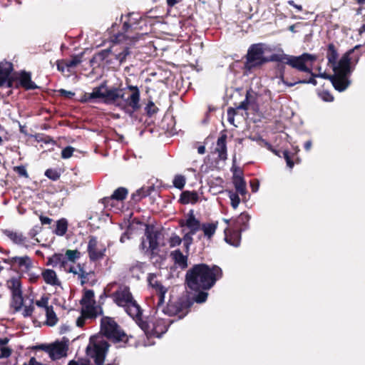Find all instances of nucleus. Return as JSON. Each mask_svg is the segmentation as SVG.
<instances>
[{"label":"nucleus","mask_w":365,"mask_h":365,"mask_svg":"<svg viewBox=\"0 0 365 365\" xmlns=\"http://www.w3.org/2000/svg\"><path fill=\"white\" fill-rule=\"evenodd\" d=\"M96 98H101L103 103L118 107L130 115L140 108V93L138 88L134 86H128L126 88H108L102 84L95 87L91 93H85L82 101L91 102Z\"/></svg>","instance_id":"f257e3e1"},{"label":"nucleus","mask_w":365,"mask_h":365,"mask_svg":"<svg viewBox=\"0 0 365 365\" xmlns=\"http://www.w3.org/2000/svg\"><path fill=\"white\" fill-rule=\"evenodd\" d=\"M101 332L103 335L93 336L90 338L86 348L87 355L94 360L96 365H103L108 349V344L104 336L114 341H123L126 335L120 329L113 319L105 317L101 319Z\"/></svg>","instance_id":"f03ea898"},{"label":"nucleus","mask_w":365,"mask_h":365,"mask_svg":"<svg viewBox=\"0 0 365 365\" xmlns=\"http://www.w3.org/2000/svg\"><path fill=\"white\" fill-rule=\"evenodd\" d=\"M222 275V272L219 267H210L205 264H199L187 271L186 282L191 289H209Z\"/></svg>","instance_id":"7ed1b4c3"},{"label":"nucleus","mask_w":365,"mask_h":365,"mask_svg":"<svg viewBox=\"0 0 365 365\" xmlns=\"http://www.w3.org/2000/svg\"><path fill=\"white\" fill-rule=\"evenodd\" d=\"M105 292L118 306L123 307L133 319L137 321L140 320L142 315L140 307L133 299L128 286L112 282L107 285Z\"/></svg>","instance_id":"20e7f679"},{"label":"nucleus","mask_w":365,"mask_h":365,"mask_svg":"<svg viewBox=\"0 0 365 365\" xmlns=\"http://www.w3.org/2000/svg\"><path fill=\"white\" fill-rule=\"evenodd\" d=\"M121 20L123 21V32L115 36V40L118 42H125L126 44L138 41L143 34L140 33L143 29L142 26H139L143 21L140 15L136 13H130L122 16Z\"/></svg>","instance_id":"39448f33"},{"label":"nucleus","mask_w":365,"mask_h":365,"mask_svg":"<svg viewBox=\"0 0 365 365\" xmlns=\"http://www.w3.org/2000/svg\"><path fill=\"white\" fill-rule=\"evenodd\" d=\"M35 304L36 308L32 304L25 306L23 312H21L22 315L24 317H32L41 319L44 314L46 318V324L48 326H54L57 323L58 318L53 307L48 305V298L47 297H41L40 299L35 302Z\"/></svg>","instance_id":"423d86ee"},{"label":"nucleus","mask_w":365,"mask_h":365,"mask_svg":"<svg viewBox=\"0 0 365 365\" xmlns=\"http://www.w3.org/2000/svg\"><path fill=\"white\" fill-rule=\"evenodd\" d=\"M315 55L303 53L299 56H290L285 53H276L271 56L272 61H278L290 66L299 71L311 73L312 65L317 61Z\"/></svg>","instance_id":"0eeeda50"},{"label":"nucleus","mask_w":365,"mask_h":365,"mask_svg":"<svg viewBox=\"0 0 365 365\" xmlns=\"http://www.w3.org/2000/svg\"><path fill=\"white\" fill-rule=\"evenodd\" d=\"M6 286L10 293V307L14 312H23L24 297L21 277H12L9 278Z\"/></svg>","instance_id":"6e6552de"},{"label":"nucleus","mask_w":365,"mask_h":365,"mask_svg":"<svg viewBox=\"0 0 365 365\" xmlns=\"http://www.w3.org/2000/svg\"><path fill=\"white\" fill-rule=\"evenodd\" d=\"M265 50L266 46L263 43H255L250 46L246 55L245 68L251 71L272 61L271 58H268L264 56Z\"/></svg>","instance_id":"1a4fd4ad"},{"label":"nucleus","mask_w":365,"mask_h":365,"mask_svg":"<svg viewBox=\"0 0 365 365\" xmlns=\"http://www.w3.org/2000/svg\"><path fill=\"white\" fill-rule=\"evenodd\" d=\"M11 264L15 267L19 273L26 277L29 282L34 283L39 278V274L34 271L35 266L33 260L27 255L13 257L10 259Z\"/></svg>","instance_id":"9d476101"},{"label":"nucleus","mask_w":365,"mask_h":365,"mask_svg":"<svg viewBox=\"0 0 365 365\" xmlns=\"http://www.w3.org/2000/svg\"><path fill=\"white\" fill-rule=\"evenodd\" d=\"M81 314L88 318H95L102 314V308L96 304L94 299V292L92 290H86L81 299Z\"/></svg>","instance_id":"9b49d317"},{"label":"nucleus","mask_w":365,"mask_h":365,"mask_svg":"<svg viewBox=\"0 0 365 365\" xmlns=\"http://www.w3.org/2000/svg\"><path fill=\"white\" fill-rule=\"evenodd\" d=\"M148 281L149 284L155 289L157 298V312L161 310L162 312H165L163 305L165 302V294L167 292V289L163 287L160 283L158 281L156 275L154 274H150L148 277Z\"/></svg>","instance_id":"f8f14e48"},{"label":"nucleus","mask_w":365,"mask_h":365,"mask_svg":"<svg viewBox=\"0 0 365 365\" xmlns=\"http://www.w3.org/2000/svg\"><path fill=\"white\" fill-rule=\"evenodd\" d=\"M170 321L169 319L156 317L151 319L148 323V331L157 337H160L163 334L166 332Z\"/></svg>","instance_id":"ddd939ff"},{"label":"nucleus","mask_w":365,"mask_h":365,"mask_svg":"<svg viewBox=\"0 0 365 365\" xmlns=\"http://www.w3.org/2000/svg\"><path fill=\"white\" fill-rule=\"evenodd\" d=\"M115 42L109 49L103 50L101 52L100 55L103 56V58L108 57L109 53H112L115 58L122 63L125 61L128 55H129V49L127 46H121L119 43L120 42H118L115 39Z\"/></svg>","instance_id":"4468645a"},{"label":"nucleus","mask_w":365,"mask_h":365,"mask_svg":"<svg viewBox=\"0 0 365 365\" xmlns=\"http://www.w3.org/2000/svg\"><path fill=\"white\" fill-rule=\"evenodd\" d=\"M106 247L99 242L96 237H90L88 244V252L91 260H98L103 258L106 252Z\"/></svg>","instance_id":"2eb2a0df"},{"label":"nucleus","mask_w":365,"mask_h":365,"mask_svg":"<svg viewBox=\"0 0 365 365\" xmlns=\"http://www.w3.org/2000/svg\"><path fill=\"white\" fill-rule=\"evenodd\" d=\"M360 46H356L353 49L346 53L336 64L332 66L335 73L340 75H346L349 71L350 58L349 55Z\"/></svg>","instance_id":"dca6fc26"},{"label":"nucleus","mask_w":365,"mask_h":365,"mask_svg":"<svg viewBox=\"0 0 365 365\" xmlns=\"http://www.w3.org/2000/svg\"><path fill=\"white\" fill-rule=\"evenodd\" d=\"M180 224L181 227H187L190 230L191 235H195L197 231L200 230L202 225L200 220L195 217L194 211L192 210L185 215L184 220H180Z\"/></svg>","instance_id":"f3484780"},{"label":"nucleus","mask_w":365,"mask_h":365,"mask_svg":"<svg viewBox=\"0 0 365 365\" xmlns=\"http://www.w3.org/2000/svg\"><path fill=\"white\" fill-rule=\"evenodd\" d=\"M46 352L49 356L55 360L58 359L66 355L67 348L65 344L62 342H56L49 346L46 349Z\"/></svg>","instance_id":"a211bd4d"},{"label":"nucleus","mask_w":365,"mask_h":365,"mask_svg":"<svg viewBox=\"0 0 365 365\" xmlns=\"http://www.w3.org/2000/svg\"><path fill=\"white\" fill-rule=\"evenodd\" d=\"M13 70V66L9 62H2L0 63V87L6 85L7 87H11V73Z\"/></svg>","instance_id":"6ab92c4d"},{"label":"nucleus","mask_w":365,"mask_h":365,"mask_svg":"<svg viewBox=\"0 0 365 365\" xmlns=\"http://www.w3.org/2000/svg\"><path fill=\"white\" fill-rule=\"evenodd\" d=\"M128 193V190L125 187H118L110 197H105V201L108 205H113V202L117 201V208H122L123 205V201L125 199Z\"/></svg>","instance_id":"aec40b11"},{"label":"nucleus","mask_w":365,"mask_h":365,"mask_svg":"<svg viewBox=\"0 0 365 365\" xmlns=\"http://www.w3.org/2000/svg\"><path fill=\"white\" fill-rule=\"evenodd\" d=\"M2 232L14 244L26 247L27 238L22 232L9 229L3 230Z\"/></svg>","instance_id":"412c9836"},{"label":"nucleus","mask_w":365,"mask_h":365,"mask_svg":"<svg viewBox=\"0 0 365 365\" xmlns=\"http://www.w3.org/2000/svg\"><path fill=\"white\" fill-rule=\"evenodd\" d=\"M346 76L336 73L334 76H327L324 73L321 75L323 78L330 79L335 89L339 91H344L348 86Z\"/></svg>","instance_id":"4be33fe9"},{"label":"nucleus","mask_w":365,"mask_h":365,"mask_svg":"<svg viewBox=\"0 0 365 365\" xmlns=\"http://www.w3.org/2000/svg\"><path fill=\"white\" fill-rule=\"evenodd\" d=\"M143 250H150L153 252L158 246L157 235L153 231L147 230L145 232V239H144L141 244Z\"/></svg>","instance_id":"5701e85b"},{"label":"nucleus","mask_w":365,"mask_h":365,"mask_svg":"<svg viewBox=\"0 0 365 365\" xmlns=\"http://www.w3.org/2000/svg\"><path fill=\"white\" fill-rule=\"evenodd\" d=\"M41 276L46 284L53 287H60L61 282L56 272L51 269H45L41 272Z\"/></svg>","instance_id":"b1692460"},{"label":"nucleus","mask_w":365,"mask_h":365,"mask_svg":"<svg viewBox=\"0 0 365 365\" xmlns=\"http://www.w3.org/2000/svg\"><path fill=\"white\" fill-rule=\"evenodd\" d=\"M232 182L238 194L242 196L246 194V182L244 180L241 170H235Z\"/></svg>","instance_id":"393cba45"},{"label":"nucleus","mask_w":365,"mask_h":365,"mask_svg":"<svg viewBox=\"0 0 365 365\" xmlns=\"http://www.w3.org/2000/svg\"><path fill=\"white\" fill-rule=\"evenodd\" d=\"M50 262L53 266H59L67 272L68 269H69V267H72L69 264V261L67 259V257L65 256V255L63 254L53 255L52 257L50 259Z\"/></svg>","instance_id":"a878e982"},{"label":"nucleus","mask_w":365,"mask_h":365,"mask_svg":"<svg viewBox=\"0 0 365 365\" xmlns=\"http://www.w3.org/2000/svg\"><path fill=\"white\" fill-rule=\"evenodd\" d=\"M225 240L228 244L237 247L240 243V231L235 229L231 230L229 228L225 229Z\"/></svg>","instance_id":"bb28decb"},{"label":"nucleus","mask_w":365,"mask_h":365,"mask_svg":"<svg viewBox=\"0 0 365 365\" xmlns=\"http://www.w3.org/2000/svg\"><path fill=\"white\" fill-rule=\"evenodd\" d=\"M226 139V135H221L217 139V144L215 148V153L218 154V158L220 160H225L227 158Z\"/></svg>","instance_id":"cd10ccee"},{"label":"nucleus","mask_w":365,"mask_h":365,"mask_svg":"<svg viewBox=\"0 0 365 365\" xmlns=\"http://www.w3.org/2000/svg\"><path fill=\"white\" fill-rule=\"evenodd\" d=\"M218 227L217 222L202 223L200 230L203 232L204 237L211 240L215 234Z\"/></svg>","instance_id":"c85d7f7f"},{"label":"nucleus","mask_w":365,"mask_h":365,"mask_svg":"<svg viewBox=\"0 0 365 365\" xmlns=\"http://www.w3.org/2000/svg\"><path fill=\"white\" fill-rule=\"evenodd\" d=\"M199 196L196 192L194 191H184L181 193L180 202L182 204H195L198 201Z\"/></svg>","instance_id":"c756f323"},{"label":"nucleus","mask_w":365,"mask_h":365,"mask_svg":"<svg viewBox=\"0 0 365 365\" xmlns=\"http://www.w3.org/2000/svg\"><path fill=\"white\" fill-rule=\"evenodd\" d=\"M20 85L26 90L35 89L37 88L36 84L31 81V74L26 72H22L19 76Z\"/></svg>","instance_id":"7c9ffc66"},{"label":"nucleus","mask_w":365,"mask_h":365,"mask_svg":"<svg viewBox=\"0 0 365 365\" xmlns=\"http://www.w3.org/2000/svg\"><path fill=\"white\" fill-rule=\"evenodd\" d=\"M171 257L175 263L180 267L185 269L187 267V257L185 256L179 250H175L171 253Z\"/></svg>","instance_id":"2f4dec72"},{"label":"nucleus","mask_w":365,"mask_h":365,"mask_svg":"<svg viewBox=\"0 0 365 365\" xmlns=\"http://www.w3.org/2000/svg\"><path fill=\"white\" fill-rule=\"evenodd\" d=\"M68 272L77 274L78 277L81 279L82 284H85L88 280V273L83 269V267L81 264L69 267V269H68Z\"/></svg>","instance_id":"473e14b6"},{"label":"nucleus","mask_w":365,"mask_h":365,"mask_svg":"<svg viewBox=\"0 0 365 365\" xmlns=\"http://www.w3.org/2000/svg\"><path fill=\"white\" fill-rule=\"evenodd\" d=\"M10 339L8 337L0 338V359L8 358L12 353V349L7 346Z\"/></svg>","instance_id":"72a5a7b5"},{"label":"nucleus","mask_w":365,"mask_h":365,"mask_svg":"<svg viewBox=\"0 0 365 365\" xmlns=\"http://www.w3.org/2000/svg\"><path fill=\"white\" fill-rule=\"evenodd\" d=\"M153 190V185L143 186L132 195V198L135 201H140L143 197L149 195Z\"/></svg>","instance_id":"f704fd0d"},{"label":"nucleus","mask_w":365,"mask_h":365,"mask_svg":"<svg viewBox=\"0 0 365 365\" xmlns=\"http://www.w3.org/2000/svg\"><path fill=\"white\" fill-rule=\"evenodd\" d=\"M327 58L328 59L329 64H330L331 67L336 64L338 58V53L333 43H330L328 46Z\"/></svg>","instance_id":"c9c22d12"},{"label":"nucleus","mask_w":365,"mask_h":365,"mask_svg":"<svg viewBox=\"0 0 365 365\" xmlns=\"http://www.w3.org/2000/svg\"><path fill=\"white\" fill-rule=\"evenodd\" d=\"M250 216L246 213H241L235 220H234V227L235 229L240 231L242 230V227H246L247 224L250 220Z\"/></svg>","instance_id":"e433bc0d"},{"label":"nucleus","mask_w":365,"mask_h":365,"mask_svg":"<svg viewBox=\"0 0 365 365\" xmlns=\"http://www.w3.org/2000/svg\"><path fill=\"white\" fill-rule=\"evenodd\" d=\"M68 229V222L66 219H61L56 222V227L54 231L55 234L63 236L66 234Z\"/></svg>","instance_id":"4c0bfd02"},{"label":"nucleus","mask_w":365,"mask_h":365,"mask_svg":"<svg viewBox=\"0 0 365 365\" xmlns=\"http://www.w3.org/2000/svg\"><path fill=\"white\" fill-rule=\"evenodd\" d=\"M65 256L69 262L73 263L81 257V252L77 250H68L65 253Z\"/></svg>","instance_id":"58836bf2"},{"label":"nucleus","mask_w":365,"mask_h":365,"mask_svg":"<svg viewBox=\"0 0 365 365\" xmlns=\"http://www.w3.org/2000/svg\"><path fill=\"white\" fill-rule=\"evenodd\" d=\"M185 182V177L182 175H175L173 181V185L179 190H182L184 187Z\"/></svg>","instance_id":"ea45409f"},{"label":"nucleus","mask_w":365,"mask_h":365,"mask_svg":"<svg viewBox=\"0 0 365 365\" xmlns=\"http://www.w3.org/2000/svg\"><path fill=\"white\" fill-rule=\"evenodd\" d=\"M228 192V195H229V197L230 199V201H231V205L232 207L234 208V209H236L240 202V199L239 197V195L237 193H235L233 192L232 191H227Z\"/></svg>","instance_id":"a19ab883"},{"label":"nucleus","mask_w":365,"mask_h":365,"mask_svg":"<svg viewBox=\"0 0 365 365\" xmlns=\"http://www.w3.org/2000/svg\"><path fill=\"white\" fill-rule=\"evenodd\" d=\"M45 175L52 180H56L60 178V173L55 169L46 170Z\"/></svg>","instance_id":"79ce46f5"},{"label":"nucleus","mask_w":365,"mask_h":365,"mask_svg":"<svg viewBox=\"0 0 365 365\" xmlns=\"http://www.w3.org/2000/svg\"><path fill=\"white\" fill-rule=\"evenodd\" d=\"M182 239L177 235H172L168 240V243L170 247H175L181 244Z\"/></svg>","instance_id":"37998d69"},{"label":"nucleus","mask_w":365,"mask_h":365,"mask_svg":"<svg viewBox=\"0 0 365 365\" xmlns=\"http://www.w3.org/2000/svg\"><path fill=\"white\" fill-rule=\"evenodd\" d=\"M81 58L78 56H74L71 60L65 61V65L67 68H71L77 66L81 63Z\"/></svg>","instance_id":"c03bdc74"},{"label":"nucleus","mask_w":365,"mask_h":365,"mask_svg":"<svg viewBox=\"0 0 365 365\" xmlns=\"http://www.w3.org/2000/svg\"><path fill=\"white\" fill-rule=\"evenodd\" d=\"M74 148L71 146L65 148L61 152L62 158L67 159L72 156Z\"/></svg>","instance_id":"a18cd8bd"},{"label":"nucleus","mask_w":365,"mask_h":365,"mask_svg":"<svg viewBox=\"0 0 365 365\" xmlns=\"http://www.w3.org/2000/svg\"><path fill=\"white\" fill-rule=\"evenodd\" d=\"M207 292H201L195 297L194 300L197 303L205 302L207 300Z\"/></svg>","instance_id":"49530a36"},{"label":"nucleus","mask_w":365,"mask_h":365,"mask_svg":"<svg viewBox=\"0 0 365 365\" xmlns=\"http://www.w3.org/2000/svg\"><path fill=\"white\" fill-rule=\"evenodd\" d=\"M282 82L284 84L287 85L288 86H294V85H295L297 83H312L314 85L317 84L316 80L314 78H311L309 81H304V80H303V81H298L297 82L291 83H287L283 78H282Z\"/></svg>","instance_id":"de8ad7c7"},{"label":"nucleus","mask_w":365,"mask_h":365,"mask_svg":"<svg viewBox=\"0 0 365 365\" xmlns=\"http://www.w3.org/2000/svg\"><path fill=\"white\" fill-rule=\"evenodd\" d=\"M250 99L249 93L246 95L245 99L237 106L238 109L247 110L249 108Z\"/></svg>","instance_id":"09e8293b"},{"label":"nucleus","mask_w":365,"mask_h":365,"mask_svg":"<svg viewBox=\"0 0 365 365\" xmlns=\"http://www.w3.org/2000/svg\"><path fill=\"white\" fill-rule=\"evenodd\" d=\"M146 110L149 115H153L157 113L158 108L155 106L154 103L150 101L148 103Z\"/></svg>","instance_id":"8fccbe9b"},{"label":"nucleus","mask_w":365,"mask_h":365,"mask_svg":"<svg viewBox=\"0 0 365 365\" xmlns=\"http://www.w3.org/2000/svg\"><path fill=\"white\" fill-rule=\"evenodd\" d=\"M14 170L21 176L28 178V173L24 166H16L14 168Z\"/></svg>","instance_id":"3c124183"},{"label":"nucleus","mask_w":365,"mask_h":365,"mask_svg":"<svg viewBox=\"0 0 365 365\" xmlns=\"http://www.w3.org/2000/svg\"><path fill=\"white\" fill-rule=\"evenodd\" d=\"M192 235H191L190 232H189L183 237V241H184L185 245L187 249L189 248L190 245L192 243Z\"/></svg>","instance_id":"603ef678"},{"label":"nucleus","mask_w":365,"mask_h":365,"mask_svg":"<svg viewBox=\"0 0 365 365\" xmlns=\"http://www.w3.org/2000/svg\"><path fill=\"white\" fill-rule=\"evenodd\" d=\"M235 115V109L230 108L227 110V119L231 124H234V116Z\"/></svg>","instance_id":"864d4df0"},{"label":"nucleus","mask_w":365,"mask_h":365,"mask_svg":"<svg viewBox=\"0 0 365 365\" xmlns=\"http://www.w3.org/2000/svg\"><path fill=\"white\" fill-rule=\"evenodd\" d=\"M103 202L106 208H109L110 210H112L114 212H118L120 210L121 208H117V201L113 202V205H108L106 204V202L105 201V198L103 199Z\"/></svg>","instance_id":"5fc2aeb1"},{"label":"nucleus","mask_w":365,"mask_h":365,"mask_svg":"<svg viewBox=\"0 0 365 365\" xmlns=\"http://www.w3.org/2000/svg\"><path fill=\"white\" fill-rule=\"evenodd\" d=\"M88 318L86 317V315H84V314H81V316L79 317L77 320H76V325L78 327H83V325L85 324V322H86V319Z\"/></svg>","instance_id":"6e6d98bb"},{"label":"nucleus","mask_w":365,"mask_h":365,"mask_svg":"<svg viewBox=\"0 0 365 365\" xmlns=\"http://www.w3.org/2000/svg\"><path fill=\"white\" fill-rule=\"evenodd\" d=\"M322 98L328 102H331L334 100V97L328 92H322L321 93Z\"/></svg>","instance_id":"4d7b16f0"},{"label":"nucleus","mask_w":365,"mask_h":365,"mask_svg":"<svg viewBox=\"0 0 365 365\" xmlns=\"http://www.w3.org/2000/svg\"><path fill=\"white\" fill-rule=\"evenodd\" d=\"M68 365H89V363L86 361L79 359L78 361L72 360Z\"/></svg>","instance_id":"13d9d810"},{"label":"nucleus","mask_w":365,"mask_h":365,"mask_svg":"<svg viewBox=\"0 0 365 365\" xmlns=\"http://www.w3.org/2000/svg\"><path fill=\"white\" fill-rule=\"evenodd\" d=\"M39 219L42 225H50L52 222V219L46 216L40 215Z\"/></svg>","instance_id":"bf43d9fd"},{"label":"nucleus","mask_w":365,"mask_h":365,"mask_svg":"<svg viewBox=\"0 0 365 365\" xmlns=\"http://www.w3.org/2000/svg\"><path fill=\"white\" fill-rule=\"evenodd\" d=\"M284 158L286 160V162H287V165L290 168H292V167L294 166V163L292 161V160L290 159L289 155L287 153H284Z\"/></svg>","instance_id":"052dcab7"},{"label":"nucleus","mask_w":365,"mask_h":365,"mask_svg":"<svg viewBox=\"0 0 365 365\" xmlns=\"http://www.w3.org/2000/svg\"><path fill=\"white\" fill-rule=\"evenodd\" d=\"M288 4L290 5V6H292L293 7L296 8L299 11H302V6L301 5H297L296 4L294 1L292 0H289L288 1Z\"/></svg>","instance_id":"680f3d73"},{"label":"nucleus","mask_w":365,"mask_h":365,"mask_svg":"<svg viewBox=\"0 0 365 365\" xmlns=\"http://www.w3.org/2000/svg\"><path fill=\"white\" fill-rule=\"evenodd\" d=\"M65 67H66L65 65V61L59 62L57 64V68L59 71H63Z\"/></svg>","instance_id":"e2e57ef3"},{"label":"nucleus","mask_w":365,"mask_h":365,"mask_svg":"<svg viewBox=\"0 0 365 365\" xmlns=\"http://www.w3.org/2000/svg\"><path fill=\"white\" fill-rule=\"evenodd\" d=\"M61 93L64 95V96H66L68 97H71V96H73L74 95V93H73L71 91H66L65 90H61L60 91Z\"/></svg>","instance_id":"0e129e2a"},{"label":"nucleus","mask_w":365,"mask_h":365,"mask_svg":"<svg viewBox=\"0 0 365 365\" xmlns=\"http://www.w3.org/2000/svg\"><path fill=\"white\" fill-rule=\"evenodd\" d=\"M29 365H43L40 362L37 361L36 359L31 358L29 361Z\"/></svg>","instance_id":"69168bd1"},{"label":"nucleus","mask_w":365,"mask_h":365,"mask_svg":"<svg viewBox=\"0 0 365 365\" xmlns=\"http://www.w3.org/2000/svg\"><path fill=\"white\" fill-rule=\"evenodd\" d=\"M129 238H130V237H129L128 234L127 232H125L121 236L120 240L121 242H124L125 241V240L129 239Z\"/></svg>","instance_id":"338daca9"},{"label":"nucleus","mask_w":365,"mask_h":365,"mask_svg":"<svg viewBox=\"0 0 365 365\" xmlns=\"http://www.w3.org/2000/svg\"><path fill=\"white\" fill-rule=\"evenodd\" d=\"M197 152H198V153H200V154H201V155L204 154V153H205V146H203V145H200V146H199V147L197 148Z\"/></svg>","instance_id":"774afa93"}]
</instances>
